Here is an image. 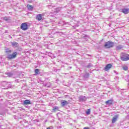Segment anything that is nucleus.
<instances>
[{"label": "nucleus", "mask_w": 129, "mask_h": 129, "mask_svg": "<svg viewBox=\"0 0 129 129\" xmlns=\"http://www.w3.org/2000/svg\"><path fill=\"white\" fill-rule=\"evenodd\" d=\"M114 46V42L109 41L105 43L104 47L106 49H109L110 48H112V47Z\"/></svg>", "instance_id": "nucleus-1"}, {"label": "nucleus", "mask_w": 129, "mask_h": 129, "mask_svg": "<svg viewBox=\"0 0 129 129\" xmlns=\"http://www.w3.org/2000/svg\"><path fill=\"white\" fill-rule=\"evenodd\" d=\"M120 59L122 61H127L129 60V54H122L120 56Z\"/></svg>", "instance_id": "nucleus-2"}, {"label": "nucleus", "mask_w": 129, "mask_h": 129, "mask_svg": "<svg viewBox=\"0 0 129 129\" xmlns=\"http://www.w3.org/2000/svg\"><path fill=\"white\" fill-rule=\"evenodd\" d=\"M1 87H4L2 88L3 89H8L10 87V85L9 84V83L6 81H3L1 83Z\"/></svg>", "instance_id": "nucleus-3"}, {"label": "nucleus", "mask_w": 129, "mask_h": 129, "mask_svg": "<svg viewBox=\"0 0 129 129\" xmlns=\"http://www.w3.org/2000/svg\"><path fill=\"white\" fill-rule=\"evenodd\" d=\"M17 56H18V52L15 51L12 54H8L7 58H8V59H15Z\"/></svg>", "instance_id": "nucleus-4"}, {"label": "nucleus", "mask_w": 129, "mask_h": 129, "mask_svg": "<svg viewBox=\"0 0 129 129\" xmlns=\"http://www.w3.org/2000/svg\"><path fill=\"white\" fill-rule=\"evenodd\" d=\"M21 29L23 30V31H26L28 30V24L27 23H23L21 24Z\"/></svg>", "instance_id": "nucleus-5"}, {"label": "nucleus", "mask_w": 129, "mask_h": 129, "mask_svg": "<svg viewBox=\"0 0 129 129\" xmlns=\"http://www.w3.org/2000/svg\"><path fill=\"white\" fill-rule=\"evenodd\" d=\"M119 12H120V13H123V14H124V15H127L129 12V9L123 8L122 9H120Z\"/></svg>", "instance_id": "nucleus-6"}, {"label": "nucleus", "mask_w": 129, "mask_h": 129, "mask_svg": "<svg viewBox=\"0 0 129 129\" xmlns=\"http://www.w3.org/2000/svg\"><path fill=\"white\" fill-rule=\"evenodd\" d=\"M79 99L80 102H84V101H86V100H87V97L86 96H80L79 97Z\"/></svg>", "instance_id": "nucleus-7"}, {"label": "nucleus", "mask_w": 129, "mask_h": 129, "mask_svg": "<svg viewBox=\"0 0 129 129\" xmlns=\"http://www.w3.org/2000/svg\"><path fill=\"white\" fill-rule=\"evenodd\" d=\"M112 67V65L111 63H108L104 68V70L105 71H108V70H109V69H110Z\"/></svg>", "instance_id": "nucleus-8"}, {"label": "nucleus", "mask_w": 129, "mask_h": 129, "mask_svg": "<svg viewBox=\"0 0 129 129\" xmlns=\"http://www.w3.org/2000/svg\"><path fill=\"white\" fill-rule=\"evenodd\" d=\"M83 77L84 80H87V79H89V73H86V74L83 75Z\"/></svg>", "instance_id": "nucleus-9"}, {"label": "nucleus", "mask_w": 129, "mask_h": 129, "mask_svg": "<svg viewBox=\"0 0 129 129\" xmlns=\"http://www.w3.org/2000/svg\"><path fill=\"white\" fill-rule=\"evenodd\" d=\"M117 118H118V115H115L112 119V123H114L115 121L117 120Z\"/></svg>", "instance_id": "nucleus-10"}, {"label": "nucleus", "mask_w": 129, "mask_h": 129, "mask_svg": "<svg viewBox=\"0 0 129 129\" xmlns=\"http://www.w3.org/2000/svg\"><path fill=\"white\" fill-rule=\"evenodd\" d=\"M123 48V46L121 45H118L116 47L115 50L116 51H119V50H121Z\"/></svg>", "instance_id": "nucleus-11"}, {"label": "nucleus", "mask_w": 129, "mask_h": 129, "mask_svg": "<svg viewBox=\"0 0 129 129\" xmlns=\"http://www.w3.org/2000/svg\"><path fill=\"white\" fill-rule=\"evenodd\" d=\"M23 104H24V105H27L28 104H31V101H30V100H26L24 101Z\"/></svg>", "instance_id": "nucleus-12"}, {"label": "nucleus", "mask_w": 129, "mask_h": 129, "mask_svg": "<svg viewBox=\"0 0 129 129\" xmlns=\"http://www.w3.org/2000/svg\"><path fill=\"white\" fill-rule=\"evenodd\" d=\"M105 103L107 105L110 106L112 104V100H108L105 102Z\"/></svg>", "instance_id": "nucleus-13"}, {"label": "nucleus", "mask_w": 129, "mask_h": 129, "mask_svg": "<svg viewBox=\"0 0 129 129\" xmlns=\"http://www.w3.org/2000/svg\"><path fill=\"white\" fill-rule=\"evenodd\" d=\"M34 72L35 73V75H39L41 72H40V69H36L34 70Z\"/></svg>", "instance_id": "nucleus-14"}, {"label": "nucleus", "mask_w": 129, "mask_h": 129, "mask_svg": "<svg viewBox=\"0 0 129 129\" xmlns=\"http://www.w3.org/2000/svg\"><path fill=\"white\" fill-rule=\"evenodd\" d=\"M62 106H65V105H67L68 104V102L66 100L61 101Z\"/></svg>", "instance_id": "nucleus-15"}, {"label": "nucleus", "mask_w": 129, "mask_h": 129, "mask_svg": "<svg viewBox=\"0 0 129 129\" xmlns=\"http://www.w3.org/2000/svg\"><path fill=\"white\" fill-rule=\"evenodd\" d=\"M5 74H6V75H8V77H13V76H14V74L13 73L10 72L6 73Z\"/></svg>", "instance_id": "nucleus-16"}, {"label": "nucleus", "mask_w": 129, "mask_h": 129, "mask_svg": "<svg viewBox=\"0 0 129 129\" xmlns=\"http://www.w3.org/2000/svg\"><path fill=\"white\" fill-rule=\"evenodd\" d=\"M27 8L29 11H33V9H34V7L30 5H27Z\"/></svg>", "instance_id": "nucleus-17"}, {"label": "nucleus", "mask_w": 129, "mask_h": 129, "mask_svg": "<svg viewBox=\"0 0 129 129\" xmlns=\"http://www.w3.org/2000/svg\"><path fill=\"white\" fill-rule=\"evenodd\" d=\"M11 44L13 47H18L19 46L18 43L16 42H11Z\"/></svg>", "instance_id": "nucleus-18"}, {"label": "nucleus", "mask_w": 129, "mask_h": 129, "mask_svg": "<svg viewBox=\"0 0 129 129\" xmlns=\"http://www.w3.org/2000/svg\"><path fill=\"white\" fill-rule=\"evenodd\" d=\"M36 19L38 21H41V20H42V15H41V14L38 15L36 16Z\"/></svg>", "instance_id": "nucleus-19"}, {"label": "nucleus", "mask_w": 129, "mask_h": 129, "mask_svg": "<svg viewBox=\"0 0 129 129\" xmlns=\"http://www.w3.org/2000/svg\"><path fill=\"white\" fill-rule=\"evenodd\" d=\"M3 20H4V21H6V22H9V21H10V17H5L3 18Z\"/></svg>", "instance_id": "nucleus-20"}, {"label": "nucleus", "mask_w": 129, "mask_h": 129, "mask_svg": "<svg viewBox=\"0 0 129 129\" xmlns=\"http://www.w3.org/2000/svg\"><path fill=\"white\" fill-rule=\"evenodd\" d=\"M122 69L124 71H127V70H128V67H127V66H124L123 67H122Z\"/></svg>", "instance_id": "nucleus-21"}, {"label": "nucleus", "mask_w": 129, "mask_h": 129, "mask_svg": "<svg viewBox=\"0 0 129 129\" xmlns=\"http://www.w3.org/2000/svg\"><path fill=\"white\" fill-rule=\"evenodd\" d=\"M83 39H85V40H88V39H89L90 37L88 35H84V36H83Z\"/></svg>", "instance_id": "nucleus-22"}, {"label": "nucleus", "mask_w": 129, "mask_h": 129, "mask_svg": "<svg viewBox=\"0 0 129 129\" xmlns=\"http://www.w3.org/2000/svg\"><path fill=\"white\" fill-rule=\"evenodd\" d=\"M58 109H59V108L57 106H55L54 107H53L52 110H53V111L55 112V111L58 110Z\"/></svg>", "instance_id": "nucleus-23"}, {"label": "nucleus", "mask_w": 129, "mask_h": 129, "mask_svg": "<svg viewBox=\"0 0 129 129\" xmlns=\"http://www.w3.org/2000/svg\"><path fill=\"white\" fill-rule=\"evenodd\" d=\"M125 80H126V81L129 82V76L128 75H127L125 76Z\"/></svg>", "instance_id": "nucleus-24"}, {"label": "nucleus", "mask_w": 129, "mask_h": 129, "mask_svg": "<svg viewBox=\"0 0 129 129\" xmlns=\"http://www.w3.org/2000/svg\"><path fill=\"white\" fill-rule=\"evenodd\" d=\"M93 65L91 63H89V64L87 66V68H90L91 67H92Z\"/></svg>", "instance_id": "nucleus-25"}, {"label": "nucleus", "mask_w": 129, "mask_h": 129, "mask_svg": "<svg viewBox=\"0 0 129 129\" xmlns=\"http://www.w3.org/2000/svg\"><path fill=\"white\" fill-rule=\"evenodd\" d=\"M56 33H57V34H60V35H65L64 33L60 32L59 31H56Z\"/></svg>", "instance_id": "nucleus-26"}, {"label": "nucleus", "mask_w": 129, "mask_h": 129, "mask_svg": "<svg viewBox=\"0 0 129 129\" xmlns=\"http://www.w3.org/2000/svg\"><path fill=\"white\" fill-rule=\"evenodd\" d=\"M87 114H90V109H89L88 111H86Z\"/></svg>", "instance_id": "nucleus-27"}, {"label": "nucleus", "mask_w": 129, "mask_h": 129, "mask_svg": "<svg viewBox=\"0 0 129 129\" xmlns=\"http://www.w3.org/2000/svg\"><path fill=\"white\" fill-rule=\"evenodd\" d=\"M113 72H114V73H115L116 75L118 74L117 72L116 71H113Z\"/></svg>", "instance_id": "nucleus-28"}, {"label": "nucleus", "mask_w": 129, "mask_h": 129, "mask_svg": "<svg viewBox=\"0 0 129 129\" xmlns=\"http://www.w3.org/2000/svg\"><path fill=\"white\" fill-rule=\"evenodd\" d=\"M84 129H90L88 127H85Z\"/></svg>", "instance_id": "nucleus-29"}, {"label": "nucleus", "mask_w": 129, "mask_h": 129, "mask_svg": "<svg viewBox=\"0 0 129 129\" xmlns=\"http://www.w3.org/2000/svg\"><path fill=\"white\" fill-rule=\"evenodd\" d=\"M47 129H51V127H48L47 128Z\"/></svg>", "instance_id": "nucleus-30"}, {"label": "nucleus", "mask_w": 129, "mask_h": 129, "mask_svg": "<svg viewBox=\"0 0 129 129\" xmlns=\"http://www.w3.org/2000/svg\"><path fill=\"white\" fill-rule=\"evenodd\" d=\"M7 52H9V53H11V52H12L11 50H9V51H8Z\"/></svg>", "instance_id": "nucleus-31"}, {"label": "nucleus", "mask_w": 129, "mask_h": 129, "mask_svg": "<svg viewBox=\"0 0 129 129\" xmlns=\"http://www.w3.org/2000/svg\"><path fill=\"white\" fill-rule=\"evenodd\" d=\"M45 86H47V84H44Z\"/></svg>", "instance_id": "nucleus-32"}, {"label": "nucleus", "mask_w": 129, "mask_h": 129, "mask_svg": "<svg viewBox=\"0 0 129 129\" xmlns=\"http://www.w3.org/2000/svg\"><path fill=\"white\" fill-rule=\"evenodd\" d=\"M70 68V69H71L72 68V67H71Z\"/></svg>", "instance_id": "nucleus-33"}, {"label": "nucleus", "mask_w": 129, "mask_h": 129, "mask_svg": "<svg viewBox=\"0 0 129 129\" xmlns=\"http://www.w3.org/2000/svg\"><path fill=\"white\" fill-rule=\"evenodd\" d=\"M72 78H73V76H72Z\"/></svg>", "instance_id": "nucleus-34"}, {"label": "nucleus", "mask_w": 129, "mask_h": 129, "mask_svg": "<svg viewBox=\"0 0 129 129\" xmlns=\"http://www.w3.org/2000/svg\"><path fill=\"white\" fill-rule=\"evenodd\" d=\"M45 121H47V120H45Z\"/></svg>", "instance_id": "nucleus-35"}]
</instances>
